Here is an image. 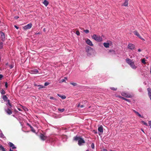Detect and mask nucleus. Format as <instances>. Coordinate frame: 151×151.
Here are the masks:
<instances>
[{
	"instance_id": "f257e3e1",
	"label": "nucleus",
	"mask_w": 151,
	"mask_h": 151,
	"mask_svg": "<svg viewBox=\"0 0 151 151\" xmlns=\"http://www.w3.org/2000/svg\"><path fill=\"white\" fill-rule=\"evenodd\" d=\"M73 140L75 141H78V144L79 146L82 145V144L85 143L84 139L80 137L76 136L73 137Z\"/></svg>"
},
{
	"instance_id": "f03ea898",
	"label": "nucleus",
	"mask_w": 151,
	"mask_h": 151,
	"mask_svg": "<svg viewBox=\"0 0 151 151\" xmlns=\"http://www.w3.org/2000/svg\"><path fill=\"white\" fill-rule=\"evenodd\" d=\"M126 62L129 65L131 68L133 69H135L137 67L134 65V62H133L129 58H127L126 59Z\"/></svg>"
},
{
	"instance_id": "7ed1b4c3",
	"label": "nucleus",
	"mask_w": 151,
	"mask_h": 151,
	"mask_svg": "<svg viewBox=\"0 0 151 151\" xmlns=\"http://www.w3.org/2000/svg\"><path fill=\"white\" fill-rule=\"evenodd\" d=\"M92 38L97 42H101L102 40V37L99 36H97L95 34L93 35L92 37Z\"/></svg>"
},
{
	"instance_id": "20e7f679",
	"label": "nucleus",
	"mask_w": 151,
	"mask_h": 151,
	"mask_svg": "<svg viewBox=\"0 0 151 151\" xmlns=\"http://www.w3.org/2000/svg\"><path fill=\"white\" fill-rule=\"evenodd\" d=\"M121 95L122 96L127 97V98H132V96L130 94L127 93L125 92H122L121 93Z\"/></svg>"
},
{
	"instance_id": "39448f33",
	"label": "nucleus",
	"mask_w": 151,
	"mask_h": 151,
	"mask_svg": "<svg viewBox=\"0 0 151 151\" xmlns=\"http://www.w3.org/2000/svg\"><path fill=\"white\" fill-rule=\"evenodd\" d=\"M32 26V24L31 23H29L27 25L24 26L23 27V29L24 30H26L27 29H29L31 28Z\"/></svg>"
},
{
	"instance_id": "423d86ee",
	"label": "nucleus",
	"mask_w": 151,
	"mask_h": 151,
	"mask_svg": "<svg viewBox=\"0 0 151 151\" xmlns=\"http://www.w3.org/2000/svg\"><path fill=\"white\" fill-rule=\"evenodd\" d=\"M12 109L8 108L7 109H5V111L8 115H10L12 114Z\"/></svg>"
},
{
	"instance_id": "0eeeda50",
	"label": "nucleus",
	"mask_w": 151,
	"mask_h": 151,
	"mask_svg": "<svg viewBox=\"0 0 151 151\" xmlns=\"http://www.w3.org/2000/svg\"><path fill=\"white\" fill-rule=\"evenodd\" d=\"M134 35L137 37H138L140 39H141L143 40H144V39L142 38L141 36L139 35V33L137 31H135L134 32Z\"/></svg>"
},
{
	"instance_id": "6e6552de",
	"label": "nucleus",
	"mask_w": 151,
	"mask_h": 151,
	"mask_svg": "<svg viewBox=\"0 0 151 151\" xmlns=\"http://www.w3.org/2000/svg\"><path fill=\"white\" fill-rule=\"evenodd\" d=\"M1 39L3 41H4L5 40V35L4 32H2L1 33Z\"/></svg>"
},
{
	"instance_id": "1a4fd4ad",
	"label": "nucleus",
	"mask_w": 151,
	"mask_h": 151,
	"mask_svg": "<svg viewBox=\"0 0 151 151\" xmlns=\"http://www.w3.org/2000/svg\"><path fill=\"white\" fill-rule=\"evenodd\" d=\"M40 137L41 140L44 141L46 139L47 137L44 134H41L40 136Z\"/></svg>"
},
{
	"instance_id": "9d476101",
	"label": "nucleus",
	"mask_w": 151,
	"mask_h": 151,
	"mask_svg": "<svg viewBox=\"0 0 151 151\" xmlns=\"http://www.w3.org/2000/svg\"><path fill=\"white\" fill-rule=\"evenodd\" d=\"M128 47L131 50H133L135 48V45L133 44L130 43L128 45Z\"/></svg>"
},
{
	"instance_id": "9b49d317",
	"label": "nucleus",
	"mask_w": 151,
	"mask_h": 151,
	"mask_svg": "<svg viewBox=\"0 0 151 151\" xmlns=\"http://www.w3.org/2000/svg\"><path fill=\"white\" fill-rule=\"evenodd\" d=\"M86 42L87 44L88 45H89L91 46H93V45L92 43V42L91 41L89 40V39H87L86 41Z\"/></svg>"
},
{
	"instance_id": "f8f14e48",
	"label": "nucleus",
	"mask_w": 151,
	"mask_h": 151,
	"mask_svg": "<svg viewBox=\"0 0 151 151\" xmlns=\"http://www.w3.org/2000/svg\"><path fill=\"white\" fill-rule=\"evenodd\" d=\"M98 130L99 132L102 133L103 132V127L102 125L100 126L98 128Z\"/></svg>"
},
{
	"instance_id": "ddd939ff",
	"label": "nucleus",
	"mask_w": 151,
	"mask_h": 151,
	"mask_svg": "<svg viewBox=\"0 0 151 151\" xmlns=\"http://www.w3.org/2000/svg\"><path fill=\"white\" fill-rule=\"evenodd\" d=\"M7 104H6L7 106H8V108H10L11 109H12V105L11 104L10 102V100H7Z\"/></svg>"
},
{
	"instance_id": "4468645a",
	"label": "nucleus",
	"mask_w": 151,
	"mask_h": 151,
	"mask_svg": "<svg viewBox=\"0 0 151 151\" xmlns=\"http://www.w3.org/2000/svg\"><path fill=\"white\" fill-rule=\"evenodd\" d=\"M9 145L10 147H12V149L16 148V147L14 146V145L12 142H9Z\"/></svg>"
},
{
	"instance_id": "2eb2a0df",
	"label": "nucleus",
	"mask_w": 151,
	"mask_h": 151,
	"mask_svg": "<svg viewBox=\"0 0 151 151\" xmlns=\"http://www.w3.org/2000/svg\"><path fill=\"white\" fill-rule=\"evenodd\" d=\"M31 72L32 73L34 74L39 73L38 71L36 69H33L31 70Z\"/></svg>"
},
{
	"instance_id": "dca6fc26",
	"label": "nucleus",
	"mask_w": 151,
	"mask_h": 151,
	"mask_svg": "<svg viewBox=\"0 0 151 151\" xmlns=\"http://www.w3.org/2000/svg\"><path fill=\"white\" fill-rule=\"evenodd\" d=\"M147 91L148 92V94L149 97H150V100H151V89L150 88H149L147 89Z\"/></svg>"
},
{
	"instance_id": "f3484780",
	"label": "nucleus",
	"mask_w": 151,
	"mask_h": 151,
	"mask_svg": "<svg viewBox=\"0 0 151 151\" xmlns=\"http://www.w3.org/2000/svg\"><path fill=\"white\" fill-rule=\"evenodd\" d=\"M117 96L119 98H120L122 99L125 100V101H127L128 102H130V101H129V99H126L124 97H122V96Z\"/></svg>"
},
{
	"instance_id": "a211bd4d",
	"label": "nucleus",
	"mask_w": 151,
	"mask_h": 151,
	"mask_svg": "<svg viewBox=\"0 0 151 151\" xmlns=\"http://www.w3.org/2000/svg\"><path fill=\"white\" fill-rule=\"evenodd\" d=\"M133 111L138 116H139V117L141 118H143V116H142L138 112L136 111L135 110H133Z\"/></svg>"
},
{
	"instance_id": "6ab92c4d",
	"label": "nucleus",
	"mask_w": 151,
	"mask_h": 151,
	"mask_svg": "<svg viewBox=\"0 0 151 151\" xmlns=\"http://www.w3.org/2000/svg\"><path fill=\"white\" fill-rule=\"evenodd\" d=\"M2 98L3 99L4 101H7L8 98L5 95H3L2 96Z\"/></svg>"
},
{
	"instance_id": "aec40b11",
	"label": "nucleus",
	"mask_w": 151,
	"mask_h": 151,
	"mask_svg": "<svg viewBox=\"0 0 151 151\" xmlns=\"http://www.w3.org/2000/svg\"><path fill=\"white\" fill-rule=\"evenodd\" d=\"M128 0H125L123 4V5L125 6H127L128 4Z\"/></svg>"
},
{
	"instance_id": "412c9836",
	"label": "nucleus",
	"mask_w": 151,
	"mask_h": 151,
	"mask_svg": "<svg viewBox=\"0 0 151 151\" xmlns=\"http://www.w3.org/2000/svg\"><path fill=\"white\" fill-rule=\"evenodd\" d=\"M103 45L106 48H108L109 47V44L108 43L104 42V43Z\"/></svg>"
},
{
	"instance_id": "4be33fe9",
	"label": "nucleus",
	"mask_w": 151,
	"mask_h": 151,
	"mask_svg": "<svg viewBox=\"0 0 151 151\" xmlns=\"http://www.w3.org/2000/svg\"><path fill=\"white\" fill-rule=\"evenodd\" d=\"M43 3L46 6H47L49 4L48 2L46 0H44Z\"/></svg>"
},
{
	"instance_id": "5701e85b",
	"label": "nucleus",
	"mask_w": 151,
	"mask_h": 151,
	"mask_svg": "<svg viewBox=\"0 0 151 151\" xmlns=\"http://www.w3.org/2000/svg\"><path fill=\"white\" fill-rule=\"evenodd\" d=\"M58 96L61 98L62 99H65L66 98V96H62L60 94H58Z\"/></svg>"
},
{
	"instance_id": "b1692460",
	"label": "nucleus",
	"mask_w": 151,
	"mask_h": 151,
	"mask_svg": "<svg viewBox=\"0 0 151 151\" xmlns=\"http://www.w3.org/2000/svg\"><path fill=\"white\" fill-rule=\"evenodd\" d=\"M0 150L2 151H6L5 148L1 145H0Z\"/></svg>"
},
{
	"instance_id": "393cba45",
	"label": "nucleus",
	"mask_w": 151,
	"mask_h": 151,
	"mask_svg": "<svg viewBox=\"0 0 151 151\" xmlns=\"http://www.w3.org/2000/svg\"><path fill=\"white\" fill-rule=\"evenodd\" d=\"M84 107H85V106L84 105H81V104L80 103H79L78 105V107H80V108H82Z\"/></svg>"
},
{
	"instance_id": "a878e982",
	"label": "nucleus",
	"mask_w": 151,
	"mask_h": 151,
	"mask_svg": "<svg viewBox=\"0 0 151 151\" xmlns=\"http://www.w3.org/2000/svg\"><path fill=\"white\" fill-rule=\"evenodd\" d=\"M70 84L73 85V86H76L77 85V84L76 83H72V82H70Z\"/></svg>"
},
{
	"instance_id": "bb28decb",
	"label": "nucleus",
	"mask_w": 151,
	"mask_h": 151,
	"mask_svg": "<svg viewBox=\"0 0 151 151\" xmlns=\"http://www.w3.org/2000/svg\"><path fill=\"white\" fill-rule=\"evenodd\" d=\"M1 94L2 95H4L5 94V91L3 89H2L1 90Z\"/></svg>"
},
{
	"instance_id": "cd10ccee",
	"label": "nucleus",
	"mask_w": 151,
	"mask_h": 151,
	"mask_svg": "<svg viewBox=\"0 0 151 151\" xmlns=\"http://www.w3.org/2000/svg\"><path fill=\"white\" fill-rule=\"evenodd\" d=\"M3 43L2 42H0V49H2L3 47Z\"/></svg>"
},
{
	"instance_id": "c85d7f7f",
	"label": "nucleus",
	"mask_w": 151,
	"mask_h": 151,
	"mask_svg": "<svg viewBox=\"0 0 151 151\" xmlns=\"http://www.w3.org/2000/svg\"><path fill=\"white\" fill-rule=\"evenodd\" d=\"M141 62L142 63H143L144 64H146V62L145 61V60L144 58H143L141 60Z\"/></svg>"
},
{
	"instance_id": "c756f323",
	"label": "nucleus",
	"mask_w": 151,
	"mask_h": 151,
	"mask_svg": "<svg viewBox=\"0 0 151 151\" xmlns=\"http://www.w3.org/2000/svg\"><path fill=\"white\" fill-rule=\"evenodd\" d=\"M58 111L60 112H63L65 111V109H58Z\"/></svg>"
},
{
	"instance_id": "7c9ffc66",
	"label": "nucleus",
	"mask_w": 151,
	"mask_h": 151,
	"mask_svg": "<svg viewBox=\"0 0 151 151\" xmlns=\"http://www.w3.org/2000/svg\"><path fill=\"white\" fill-rule=\"evenodd\" d=\"M31 130L33 132H35V131L32 127H31Z\"/></svg>"
},
{
	"instance_id": "2f4dec72",
	"label": "nucleus",
	"mask_w": 151,
	"mask_h": 151,
	"mask_svg": "<svg viewBox=\"0 0 151 151\" xmlns=\"http://www.w3.org/2000/svg\"><path fill=\"white\" fill-rule=\"evenodd\" d=\"M142 123L144 124L146 126H148L147 124L145 122H144V121H142Z\"/></svg>"
},
{
	"instance_id": "473e14b6",
	"label": "nucleus",
	"mask_w": 151,
	"mask_h": 151,
	"mask_svg": "<svg viewBox=\"0 0 151 151\" xmlns=\"http://www.w3.org/2000/svg\"><path fill=\"white\" fill-rule=\"evenodd\" d=\"M84 32L86 33L87 34L89 33V31L88 29L84 30Z\"/></svg>"
},
{
	"instance_id": "72a5a7b5",
	"label": "nucleus",
	"mask_w": 151,
	"mask_h": 151,
	"mask_svg": "<svg viewBox=\"0 0 151 151\" xmlns=\"http://www.w3.org/2000/svg\"><path fill=\"white\" fill-rule=\"evenodd\" d=\"M76 34L78 35H80V32H79V31H77L76 32Z\"/></svg>"
},
{
	"instance_id": "f704fd0d",
	"label": "nucleus",
	"mask_w": 151,
	"mask_h": 151,
	"mask_svg": "<svg viewBox=\"0 0 151 151\" xmlns=\"http://www.w3.org/2000/svg\"><path fill=\"white\" fill-rule=\"evenodd\" d=\"M111 90H113L116 91L117 90V88H115L114 87H111Z\"/></svg>"
},
{
	"instance_id": "c9c22d12",
	"label": "nucleus",
	"mask_w": 151,
	"mask_h": 151,
	"mask_svg": "<svg viewBox=\"0 0 151 151\" xmlns=\"http://www.w3.org/2000/svg\"><path fill=\"white\" fill-rule=\"evenodd\" d=\"M91 148H92V149H93L94 148V145L93 143H92L91 145Z\"/></svg>"
},
{
	"instance_id": "e433bc0d",
	"label": "nucleus",
	"mask_w": 151,
	"mask_h": 151,
	"mask_svg": "<svg viewBox=\"0 0 151 151\" xmlns=\"http://www.w3.org/2000/svg\"><path fill=\"white\" fill-rule=\"evenodd\" d=\"M50 99H54V100H56L57 99H56L55 98H54V97H50Z\"/></svg>"
},
{
	"instance_id": "4c0bfd02",
	"label": "nucleus",
	"mask_w": 151,
	"mask_h": 151,
	"mask_svg": "<svg viewBox=\"0 0 151 151\" xmlns=\"http://www.w3.org/2000/svg\"><path fill=\"white\" fill-rule=\"evenodd\" d=\"M5 86L6 88H7L8 87V83L7 82L5 83Z\"/></svg>"
},
{
	"instance_id": "58836bf2",
	"label": "nucleus",
	"mask_w": 151,
	"mask_h": 151,
	"mask_svg": "<svg viewBox=\"0 0 151 151\" xmlns=\"http://www.w3.org/2000/svg\"><path fill=\"white\" fill-rule=\"evenodd\" d=\"M60 82H65V81L64 79H62L60 81Z\"/></svg>"
},
{
	"instance_id": "ea45409f",
	"label": "nucleus",
	"mask_w": 151,
	"mask_h": 151,
	"mask_svg": "<svg viewBox=\"0 0 151 151\" xmlns=\"http://www.w3.org/2000/svg\"><path fill=\"white\" fill-rule=\"evenodd\" d=\"M49 83L47 82H45L44 84L45 86H47L49 85Z\"/></svg>"
},
{
	"instance_id": "a19ab883",
	"label": "nucleus",
	"mask_w": 151,
	"mask_h": 151,
	"mask_svg": "<svg viewBox=\"0 0 151 151\" xmlns=\"http://www.w3.org/2000/svg\"><path fill=\"white\" fill-rule=\"evenodd\" d=\"M149 124L150 126V128H151V121H149Z\"/></svg>"
},
{
	"instance_id": "79ce46f5",
	"label": "nucleus",
	"mask_w": 151,
	"mask_h": 151,
	"mask_svg": "<svg viewBox=\"0 0 151 151\" xmlns=\"http://www.w3.org/2000/svg\"><path fill=\"white\" fill-rule=\"evenodd\" d=\"M3 77V76L2 75L0 74V80H1Z\"/></svg>"
},
{
	"instance_id": "37998d69",
	"label": "nucleus",
	"mask_w": 151,
	"mask_h": 151,
	"mask_svg": "<svg viewBox=\"0 0 151 151\" xmlns=\"http://www.w3.org/2000/svg\"><path fill=\"white\" fill-rule=\"evenodd\" d=\"M27 125L29 126L31 128V127H32L28 123H27Z\"/></svg>"
},
{
	"instance_id": "c03bdc74",
	"label": "nucleus",
	"mask_w": 151,
	"mask_h": 151,
	"mask_svg": "<svg viewBox=\"0 0 151 151\" xmlns=\"http://www.w3.org/2000/svg\"><path fill=\"white\" fill-rule=\"evenodd\" d=\"M14 27L17 29H19V27H17V26L16 25H15L14 26Z\"/></svg>"
},
{
	"instance_id": "a18cd8bd",
	"label": "nucleus",
	"mask_w": 151,
	"mask_h": 151,
	"mask_svg": "<svg viewBox=\"0 0 151 151\" xmlns=\"http://www.w3.org/2000/svg\"><path fill=\"white\" fill-rule=\"evenodd\" d=\"M102 151H107V150L105 149H103Z\"/></svg>"
},
{
	"instance_id": "49530a36",
	"label": "nucleus",
	"mask_w": 151,
	"mask_h": 151,
	"mask_svg": "<svg viewBox=\"0 0 151 151\" xmlns=\"http://www.w3.org/2000/svg\"><path fill=\"white\" fill-rule=\"evenodd\" d=\"M93 132H94V133L95 134H97V132L96 131H95V130H94L93 131Z\"/></svg>"
},
{
	"instance_id": "de8ad7c7",
	"label": "nucleus",
	"mask_w": 151,
	"mask_h": 151,
	"mask_svg": "<svg viewBox=\"0 0 151 151\" xmlns=\"http://www.w3.org/2000/svg\"><path fill=\"white\" fill-rule=\"evenodd\" d=\"M138 52H141V50L140 49H138Z\"/></svg>"
},
{
	"instance_id": "09e8293b",
	"label": "nucleus",
	"mask_w": 151,
	"mask_h": 151,
	"mask_svg": "<svg viewBox=\"0 0 151 151\" xmlns=\"http://www.w3.org/2000/svg\"><path fill=\"white\" fill-rule=\"evenodd\" d=\"M43 31H44V32H45L46 30H45V28H44V29H43Z\"/></svg>"
},
{
	"instance_id": "8fccbe9b",
	"label": "nucleus",
	"mask_w": 151,
	"mask_h": 151,
	"mask_svg": "<svg viewBox=\"0 0 151 151\" xmlns=\"http://www.w3.org/2000/svg\"><path fill=\"white\" fill-rule=\"evenodd\" d=\"M9 151H13V150H12V149L11 148L9 150Z\"/></svg>"
},
{
	"instance_id": "3c124183",
	"label": "nucleus",
	"mask_w": 151,
	"mask_h": 151,
	"mask_svg": "<svg viewBox=\"0 0 151 151\" xmlns=\"http://www.w3.org/2000/svg\"><path fill=\"white\" fill-rule=\"evenodd\" d=\"M64 78H65V79H66V80H67V77H65Z\"/></svg>"
},
{
	"instance_id": "603ef678",
	"label": "nucleus",
	"mask_w": 151,
	"mask_h": 151,
	"mask_svg": "<svg viewBox=\"0 0 151 151\" xmlns=\"http://www.w3.org/2000/svg\"><path fill=\"white\" fill-rule=\"evenodd\" d=\"M13 67L12 66V65H11V66H10V68H11H11H13Z\"/></svg>"
},
{
	"instance_id": "864d4df0",
	"label": "nucleus",
	"mask_w": 151,
	"mask_h": 151,
	"mask_svg": "<svg viewBox=\"0 0 151 151\" xmlns=\"http://www.w3.org/2000/svg\"><path fill=\"white\" fill-rule=\"evenodd\" d=\"M37 34H39V32H38V33H37Z\"/></svg>"
},
{
	"instance_id": "5fc2aeb1",
	"label": "nucleus",
	"mask_w": 151,
	"mask_h": 151,
	"mask_svg": "<svg viewBox=\"0 0 151 151\" xmlns=\"http://www.w3.org/2000/svg\"><path fill=\"white\" fill-rule=\"evenodd\" d=\"M142 131H143V132H144V131H143V130L142 129Z\"/></svg>"
},
{
	"instance_id": "6e6d98bb",
	"label": "nucleus",
	"mask_w": 151,
	"mask_h": 151,
	"mask_svg": "<svg viewBox=\"0 0 151 151\" xmlns=\"http://www.w3.org/2000/svg\"><path fill=\"white\" fill-rule=\"evenodd\" d=\"M19 18V17H17V18H16V19H18V18Z\"/></svg>"
},
{
	"instance_id": "4d7b16f0",
	"label": "nucleus",
	"mask_w": 151,
	"mask_h": 151,
	"mask_svg": "<svg viewBox=\"0 0 151 151\" xmlns=\"http://www.w3.org/2000/svg\"><path fill=\"white\" fill-rule=\"evenodd\" d=\"M86 151H89V150H87Z\"/></svg>"
},
{
	"instance_id": "13d9d810",
	"label": "nucleus",
	"mask_w": 151,
	"mask_h": 151,
	"mask_svg": "<svg viewBox=\"0 0 151 151\" xmlns=\"http://www.w3.org/2000/svg\"><path fill=\"white\" fill-rule=\"evenodd\" d=\"M43 86H42V87H41L42 88H43Z\"/></svg>"
},
{
	"instance_id": "bf43d9fd",
	"label": "nucleus",
	"mask_w": 151,
	"mask_h": 151,
	"mask_svg": "<svg viewBox=\"0 0 151 151\" xmlns=\"http://www.w3.org/2000/svg\"><path fill=\"white\" fill-rule=\"evenodd\" d=\"M86 51L87 52H88V51L87 50H86Z\"/></svg>"
},
{
	"instance_id": "052dcab7",
	"label": "nucleus",
	"mask_w": 151,
	"mask_h": 151,
	"mask_svg": "<svg viewBox=\"0 0 151 151\" xmlns=\"http://www.w3.org/2000/svg\"><path fill=\"white\" fill-rule=\"evenodd\" d=\"M19 110L20 111V109H19Z\"/></svg>"
},
{
	"instance_id": "680f3d73",
	"label": "nucleus",
	"mask_w": 151,
	"mask_h": 151,
	"mask_svg": "<svg viewBox=\"0 0 151 151\" xmlns=\"http://www.w3.org/2000/svg\"><path fill=\"white\" fill-rule=\"evenodd\" d=\"M111 151H113V150H111Z\"/></svg>"
}]
</instances>
